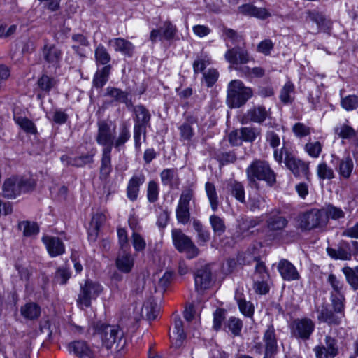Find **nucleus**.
I'll return each mask as SVG.
<instances>
[{
  "label": "nucleus",
  "mask_w": 358,
  "mask_h": 358,
  "mask_svg": "<svg viewBox=\"0 0 358 358\" xmlns=\"http://www.w3.org/2000/svg\"><path fill=\"white\" fill-rule=\"evenodd\" d=\"M172 345L176 348H179L186 338V334L183 329V322L178 315H175L173 318V328L172 332L169 334Z\"/></svg>",
  "instance_id": "21"
},
{
  "label": "nucleus",
  "mask_w": 358,
  "mask_h": 358,
  "mask_svg": "<svg viewBox=\"0 0 358 358\" xmlns=\"http://www.w3.org/2000/svg\"><path fill=\"white\" fill-rule=\"evenodd\" d=\"M347 283L356 291L358 289V266L355 267L344 266L341 269Z\"/></svg>",
  "instance_id": "34"
},
{
  "label": "nucleus",
  "mask_w": 358,
  "mask_h": 358,
  "mask_svg": "<svg viewBox=\"0 0 358 358\" xmlns=\"http://www.w3.org/2000/svg\"><path fill=\"white\" fill-rule=\"evenodd\" d=\"M327 282L330 284L334 294L343 293L345 289L344 283L334 274L330 273L327 278Z\"/></svg>",
  "instance_id": "55"
},
{
  "label": "nucleus",
  "mask_w": 358,
  "mask_h": 358,
  "mask_svg": "<svg viewBox=\"0 0 358 358\" xmlns=\"http://www.w3.org/2000/svg\"><path fill=\"white\" fill-rule=\"evenodd\" d=\"M13 120L24 132L30 134H36L37 133L35 124L27 117L20 115L17 113V108L13 110Z\"/></svg>",
  "instance_id": "29"
},
{
  "label": "nucleus",
  "mask_w": 358,
  "mask_h": 358,
  "mask_svg": "<svg viewBox=\"0 0 358 358\" xmlns=\"http://www.w3.org/2000/svg\"><path fill=\"white\" fill-rule=\"evenodd\" d=\"M298 228L301 231H310L320 227L327 222L324 212L318 209L301 213L296 218Z\"/></svg>",
  "instance_id": "7"
},
{
  "label": "nucleus",
  "mask_w": 358,
  "mask_h": 358,
  "mask_svg": "<svg viewBox=\"0 0 358 358\" xmlns=\"http://www.w3.org/2000/svg\"><path fill=\"white\" fill-rule=\"evenodd\" d=\"M111 151L110 148H103L102 150L99 175L101 180H106L112 171Z\"/></svg>",
  "instance_id": "28"
},
{
  "label": "nucleus",
  "mask_w": 358,
  "mask_h": 358,
  "mask_svg": "<svg viewBox=\"0 0 358 358\" xmlns=\"http://www.w3.org/2000/svg\"><path fill=\"white\" fill-rule=\"evenodd\" d=\"M110 69V65H106L96 71L93 78V85L95 87L101 88L106 85L108 80Z\"/></svg>",
  "instance_id": "38"
},
{
  "label": "nucleus",
  "mask_w": 358,
  "mask_h": 358,
  "mask_svg": "<svg viewBox=\"0 0 358 358\" xmlns=\"http://www.w3.org/2000/svg\"><path fill=\"white\" fill-rule=\"evenodd\" d=\"M294 88V85L290 80L286 82L282 87L279 97L284 104H288L293 101Z\"/></svg>",
  "instance_id": "43"
},
{
  "label": "nucleus",
  "mask_w": 358,
  "mask_h": 358,
  "mask_svg": "<svg viewBox=\"0 0 358 358\" xmlns=\"http://www.w3.org/2000/svg\"><path fill=\"white\" fill-rule=\"evenodd\" d=\"M315 328V322L310 318H297L290 325L291 336L298 340L310 339Z\"/></svg>",
  "instance_id": "10"
},
{
  "label": "nucleus",
  "mask_w": 358,
  "mask_h": 358,
  "mask_svg": "<svg viewBox=\"0 0 358 358\" xmlns=\"http://www.w3.org/2000/svg\"><path fill=\"white\" fill-rule=\"evenodd\" d=\"M21 315L26 320H37L41 313L40 306L35 302H27L20 308Z\"/></svg>",
  "instance_id": "31"
},
{
  "label": "nucleus",
  "mask_w": 358,
  "mask_h": 358,
  "mask_svg": "<svg viewBox=\"0 0 358 358\" xmlns=\"http://www.w3.org/2000/svg\"><path fill=\"white\" fill-rule=\"evenodd\" d=\"M196 289L203 291L208 289L212 282V273L208 266L199 269L194 277Z\"/></svg>",
  "instance_id": "22"
},
{
  "label": "nucleus",
  "mask_w": 358,
  "mask_h": 358,
  "mask_svg": "<svg viewBox=\"0 0 358 358\" xmlns=\"http://www.w3.org/2000/svg\"><path fill=\"white\" fill-rule=\"evenodd\" d=\"M133 113L134 144L136 148H139L141 145V136H143V141H145L147 128L150 126L151 114L141 104L133 107Z\"/></svg>",
  "instance_id": "4"
},
{
  "label": "nucleus",
  "mask_w": 358,
  "mask_h": 358,
  "mask_svg": "<svg viewBox=\"0 0 358 358\" xmlns=\"http://www.w3.org/2000/svg\"><path fill=\"white\" fill-rule=\"evenodd\" d=\"M20 229L22 230L25 236H31L38 233L39 228L36 223L23 221L19 223Z\"/></svg>",
  "instance_id": "52"
},
{
  "label": "nucleus",
  "mask_w": 358,
  "mask_h": 358,
  "mask_svg": "<svg viewBox=\"0 0 358 358\" xmlns=\"http://www.w3.org/2000/svg\"><path fill=\"white\" fill-rule=\"evenodd\" d=\"M260 134V129L257 127H245L241 128V135L243 141L253 142Z\"/></svg>",
  "instance_id": "47"
},
{
  "label": "nucleus",
  "mask_w": 358,
  "mask_h": 358,
  "mask_svg": "<svg viewBox=\"0 0 358 358\" xmlns=\"http://www.w3.org/2000/svg\"><path fill=\"white\" fill-rule=\"evenodd\" d=\"M41 241L51 257L62 255L65 252L64 244L59 237L45 235Z\"/></svg>",
  "instance_id": "17"
},
{
  "label": "nucleus",
  "mask_w": 358,
  "mask_h": 358,
  "mask_svg": "<svg viewBox=\"0 0 358 358\" xmlns=\"http://www.w3.org/2000/svg\"><path fill=\"white\" fill-rule=\"evenodd\" d=\"M134 265V258L129 252H120L115 260L117 268L124 273H129L131 271Z\"/></svg>",
  "instance_id": "27"
},
{
  "label": "nucleus",
  "mask_w": 358,
  "mask_h": 358,
  "mask_svg": "<svg viewBox=\"0 0 358 358\" xmlns=\"http://www.w3.org/2000/svg\"><path fill=\"white\" fill-rule=\"evenodd\" d=\"M205 191L212 210L213 212L217 211L219 206V200L215 185L210 182H206Z\"/></svg>",
  "instance_id": "37"
},
{
  "label": "nucleus",
  "mask_w": 358,
  "mask_h": 358,
  "mask_svg": "<svg viewBox=\"0 0 358 358\" xmlns=\"http://www.w3.org/2000/svg\"><path fill=\"white\" fill-rule=\"evenodd\" d=\"M330 299L333 310L345 317V297L344 293L334 294L331 292Z\"/></svg>",
  "instance_id": "40"
},
{
  "label": "nucleus",
  "mask_w": 358,
  "mask_h": 358,
  "mask_svg": "<svg viewBox=\"0 0 358 358\" xmlns=\"http://www.w3.org/2000/svg\"><path fill=\"white\" fill-rule=\"evenodd\" d=\"M306 21H311L317 24L318 31H326L329 28V23L324 15L316 10H308L306 12Z\"/></svg>",
  "instance_id": "30"
},
{
  "label": "nucleus",
  "mask_w": 358,
  "mask_h": 358,
  "mask_svg": "<svg viewBox=\"0 0 358 358\" xmlns=\"http://www.w3.org/2000/svg\"><path fill=\"white\" fill-rule=\"evenodd\" d=\"M238 229L245 233L250 229L259 225L261 222L259 217H241L237 220Z\"/></svg>",
  "instance_id": "41"
},
{
  "label": "nucleus",
  "mask_w": 358,
  "mask_h": 358,
  "mask_svg": "<svg viewBox=\"0 0 358 358\" xmlns=\"http://www.w3.org/2000/svg\"><path fill=\"white\" fill-rule=\"evenodd\" d=\"M246 206L253 213L259 212L266 208V201L262 196L254 195L249 197Z\"/></svg>",
  "instance_id": "42"
},
{
  "label": "nucleus",
  "mask_w": 358,
  "mask_h": 358,
  "mask_svg": "<svg viewBox=\"0 0 358 358\" xmlns=\"http://www.w3.org/2000/svg\"><path fill=\"white\" fill-rule=\"evenodd\" d=\"M342 107L348 110H353L358 108V96L355 95H348L341 99Z\"/></svg>",
  "instance_id": "59"
},
{
  "label": "nucleus",
  "mask_w": 358,
  "mask_h": 358,
  "mask_svg": "<svg viewBox=\"0 0 358 358\" xmlns=\"http://www.w3.org/2000/svg\"><path fill=\"white\" fill-rule=\"evenodd\" d=\"M130 138L131 133L129 126L126 123H122L119 127L117 136H114L113 146L117 150H120Z\"/></svg>",
  "instance_id": "32"
},
{
  "label": "nucleus",
  "mask_w": 358,
  "mask_h": 358,
  "mask_svg": "<svg viewBox=\"0 0 358 358\" xmlns=\"http://www.w3.org/2000/svg\"><path fill=\"white\" fill-rule=\"evenodd\" d=\"M56 85V80L47 75H43L38 80L40 89L45 92H49Z\"/></svg>",
  "instance_id": "56"
},
{
  "label": "nucleus",
  "mask_w": 358,
  "mask_h": 358,
  "mask_svg": "<svg viewBox=\"0 0 358 358\" xmlns=\"http://www.w3.org/2000/svg\"><path fill=\"white\" fill-rule=\"evenodd\" d=\"M95 151L91 150L85 155L73 157V166L83 167L94 162Z\"/></svg>",
  "instance_id": "50"
},
{
  "label": "nucleus",
  "mask_w": 358,
  "mask_h": 358,
  "mask_svg": "<svg viewBox=\"0 0 358 358\" xmlns=\"http://www.w3.org/2000/svg\"><path fill=\"white\" fill-rule=\"evenodd\" d=\"M68 350L70 353H73L80 358L92 357L93 350L83 341H76L68 344Z\"/></svg>",
  "instance_id": "23"
},
{
  "label": "nucleus",
  "mask_w": 358,
  "mask_h": 358,
  "mask_svg": "<svg viewBox=\"0 0 358 358\" xmlns=\"http://www.w3.org/2000/svg\"><path fill=\"white\" fill-rule=\"evenodd\" d=\"M278 270L284 280L294 281L300 278L296 268L287 259L280 260L278 264Z\"/></svg>",
  "instance_id": "20"
},
{
  "label": "nucleus",
  "mask_w": 358,
  "mask_h": 358,
  "mask_svg": "<svg viewBox=\"0 0 358 358\" xmlns=\"http://www.w3.org/2000/svg\"><path fill=\"white\" fill-rule=\"evenodd\" d=\"M108 44L111 45L115 52H120L127 57H131L134 50V45L129 41L122 38L110 39Z\"/></svg>",
  "instance_id": "26"
},
{
  "label": "nucleus",
  "mask_w": 358,
  "mask_h": 358,
  "mask_svg": "<svg viewBox=\"0 0 358 358\" xmlns=\"http://www.w3.org/2000/svg\"><path fill=\"white\" fill-rule=\"evenodd\" d=\"M245 171L248 180L251 184H256L258 180H264L271 186L275 183V174L266 161L254 160Z\"/></svg>",
  "instance_id": "5"
},
{
  "label": "nucleus",
  "mask_w": 358,
  "mask_h": 358,
  "mask_svg": "<svg viewBox=\"0 0 358 358\" xmlns=\"http://www.w3.org/2000/svg\"><path fill=\"white\" fill-rule=\"evenodd\" d=\"M324 216L326 218L328 217L333 220H338L344 217L345 213L340 208L329 205L326 208Z\"/></svg>",
  "instance_id": "64"
},
{
  "label": "nucleus",
  "mask_w": 358,
  "mask_h": 358,
  "mask_svg": "<svg viewBox=\"0 0 358 358\" xmlns=\"http://www.w3.org/2000/svg\"><path fill=\"white\" fill-rule=\"evenodd\" d=\"M273 157L279 164L284 162L287 168L296 177H308L309 174L308 163L296 158L285 145L280 150L273 151Z\"/></svg>",
  "instance_id": "2"
},
{
  "label": "nucleus",
  "mask_w": 358,
  "mask_h": 358,
  "mask_svg": "<svg viewBox=\"0 0 358 358\" xmlns=\"http://www.w3.org/2000/svg\"><path fill=\"white\" fill-rule=\"evenodd\" d=\"M211 64L210 57L205 52H201L199 55L196 56L194 62H193V70L195 74L203 72L207 66Z\"/></svg>",
  "instance_id": "39"
},
{
  "label": "nucleus",
  "mask_w": 358,
  "mask_h": 358,
  "mask_svg": "<svg viewBox=\"0 0 358 358\" xmlns=\"http://www.w3.org/2000/svg\"><path fill=\"white\" fill-rule=\"evenodd\" d=\"M270 115L268 110L263 106H257L248 109L242 118V124L253 122L258 124L264 122Z\"/></svg>",
  "instance_id": "16"
},
{
  "label": "nucleus",
  "mask_w": 358,
  "mask_h": 358,
  "mask_svg": "<svg viewBox=\"0 0 358 358\" xmlns=\"http://www.w3.org/2000/svg\"><path fill=\"white\" fill-rule=\"evenodd\" d=\"M171 236L175 248L180 252H185L188 259H193L199 255V250L192 239L179 229H173Z\"/></svg>",
  "instance_id": "8"
},
{
  "label": "nucleus",
  "mask_w": 358,
  "mask_h": 358,
  "mask_svg": "<svg viewBox=\"0 0 358 358\" xmlns=\"http://www.w3.org/2000/svg\"><path fill=\"white\" fill-rule=\"evenodd\" d=\"M21 193L29 192L34 189L36 185L35 179L31 177H17Z\"/></svg>",
  "instance_id": "51"
},
{
  "label": "nucleus",
  "mask_w": 358,
  "mask_h": 358,
  "mask_svg": "<svg viewBox=\"0 0 358 358\" xmlns=\"http://www.w3.org/2000/svg\"><path fill=\"white\" fill-rule=\"evenodd\" d=\"M103 286L92 280H86L84 285H80L78 296L77 303L80 308L91 306L92 300L96 299L103 292Z\"/></svg>",
  "instance_id": "9"
},
{
  "label": "nucleus",
  "mask_w": 358,
  "mask_h": 358,
  "mask_svg": "<svg viewBox=\"0 0 358 358\" xmlns=\"http://www.w3.org/2000/svg\"><path fill=\"white\" fill-rule=\"evenodd\" d=\"M159 193V187L158 184L154 181L150 180L148 183L147 187V199L150 203H155L158 200Z\"/></svg>",
  "instance_id": "53"
},
{
  "label": "nucleus",
  "mask_w": 358,
  "mask_h": 358,
  "mask_svg": "<svg viewBox=\"0 0 358 358\" xmlns=\"http://www.w3.org/2000/svg\"><path fill=\"white\" fill-rule=\"evenodd\" d=\"M142 310L145 313L148 320H154L158 316L159 308L156 302L153 299H150L143 304Z\"/></svg>",
  "instance_id": "44"
},
{
  "label": "nucleus",
  "mask_w": 358,
  "mask_h": 358,
  "mask_svg": "<svg viewBox=\"0 0 358 358\" xmlns=\"http://www.w3.org/2000/svg\"><path fill=\"white\" fill-rule=\"evenodd\" d=\"M87 332L90 334H100L103 343L100 352L103 357L110 358L111 355L122 350L127 343L124 331L117 326L92 324Z\"/></svg>",
  "instance_id": "1"
},
{
  "label": "nucleus",
  "mask_w": 358,
  "mask_h": 358,
  "mask_svg": "<svg viewBox=\"0 0 358 358\" xmlns=\"http://www.w3.org/2000/svg\"><path fill=\"white\" fill-rule=\"evenodd\" d=\"M178 129L182 141H190L194 134V129L189 122H184L178 127Z\"/></svg>",
  "instance_id": "58"
},
{
  "label": "nucleus",
  "mask_w": 358,
  "mask_h": 358,
  "mask_svg": "<svg viewBox=\"0 0 358 358\" xmlns=\"http://www.w3.org/2000/svg\"><path fill=\"white\" fill-rule=\"evenodd\" d=\"M264 344V358H273L278 351L277 336L273 325L268 326L263 335Z\"/></svg>",
  "instance_id": "15"
},
{
  "label": "nucleus",
  "mask_w": 358,
  "mask_h": 358,
  "mask_svg": "<svg viewBox=\"0 0 358 358\" xmlns=\"http://www.w3.org/2000/svg\"><path fill=\"white\" fill-rule=\"evenodd\" d=\"M241 76L250 77V78H261L264 76V69L262 67L250 68L247 66H243L240 69Z\"/></svg>",
  "instance_id": "54"
},
{
  "label": "nucleus",
  "mask_w": 358,
  "mask_h": 358,
  "mask_svg": "<svg viewBox=\"0 0 358 358\" xmlns=\"http://www.w3.org/2000/svg\"><path fill=\"white\" fill-rule=\"evenodd\" d=\"M212 229L215 235L222 236L226 231V225L224 220L216 215H213L209 218Z\"/></svg>",
  "instance_id": "45"
},
{
  "label": "nucleus",
  "mask_w": 358,
  "mask_h": 358,
  "mask_svg": "<svg viewBox=\"0 0 358 358\" xmlns=\"http://www.w3.org/2000/svg\"><path fill=\"white\" fill-rule=\"evenodd\" d=\"M253 96V90L240 80H233L228 83L227 103L231 108H238L246 103Z\"/></svg>",
  "instance_id": "3"
},
{
  "label": "nucleus",
  "mask_w": 358,
  "mask_h": 358,
  "mask_svg": "<svg viewBox=\"0 0 358 358\" xmlns=\"http://www.w3.org/2000/svg\"><path fill=\"white\" fill-rule=\"evenodd\" d=\"M224 58L230 64V69H234L239 72L240 69L243 67L241 65L253 60L248 51L240 46H235L228 49L224 54Z\"/></svg>",
  "instance_id": "11"
},
{
  "label": "nucleus",
  "mask_w": 358,
  "mask_h": 358,
  "mask_svg": "<svg viewBox=\"0 0 358 358\" xmlns=\"http://www.w3.org/2000/svg\"><path fill=\"white\" fill-rule=\"evenodd\" d=\"M105 96L110 98L109 101H105L104 106L117 105L123 103L127 108L133 107L130 93L115 87H108L106 90Z\"/></svg>",
  "instance_id": "13"
},
{
  "label": "nucleus",
  "mask_w": 358,
  "mask_h": 358,
  "mask_svg": "<svg viewBox=\"0 0 358 358\" xmlns=\"http://www.w3.org/2000/svg\"><path fill=\"white\" fill-rule=\"evenodd\" d=\"M206 85L211 87L214 85L219 77L218 71L215 69H209L206 72L203 73Z\"/></svg>",
  "instance_id": "62"
},
{
  "label": "nucleus",
  "mask_w": 358,
  "mask_h": 358,
  "mask_svg": "<svg viewBox=\"0 0 358 358\" xmlns=\"http://www.w3.org/2000/svg\"><path fill=\"white\" fill-rule=\"evenodd\" d=\"M194 197V192L190 188L183 189L179 198L177 207L189 208L190 201Z\"/></svg>",
  "instance_id": "49"
},
{
  "label": "nucleus",
  "mask_w": 358,
  "mask_h": 358,
  "mask_svg": "<svg viewBox=\"0 0 358 358\" xmlns=\"http://www.w3.org/2000/svg\"><path fill=\"white\" fill-rule=\"evenodd\" d=\"M317 319L329 325H339L342 320L345 317L343 315L331 310L327 307H322L320 310H318Z\"/></svg>",
  "instance_id": "25"
},
{
  "label": "nucleus",
  "mask_w": 358,
  "mask_h": 358,
  "mask_svg": "<svg viewBox=\"0 0 358 358\" xmlns=\"http://www.w3.org/2000/svg\"><path fill=\"white\" fill-rule=\"evenodd\" d=\"M288 224L287 218L282 215V211L280 209H273L266 215V228L268 236L272 239L279 238Z\"/></svg>",
  "instance_id": "6"
},
{
  "label": "nucleus",
  "mask_w": 358,
  "mask_h": 358,
  "mask_svg": "<svg viewBox=\"0 0 358 358\" xmlns=\"http://www.w3.org/2000/svg\"><path fill=\"white\" fill-rule=\"evenodd\" d=\"M177 33V29L170 22H165L162 28V36L164 39L170 41L175 38Z\"/></svg>",
  "instance_id": "61"
},
{
  "label": "nucleus",
  "mask_w": 358,
  "mask_h": 358,
  "mask_svg": "<svg viewBox=\"0 0 358 358\" xmlns=\"http://www.w3.org/2000/svg\"><path fill=\"white\" fill-rule=\"evenodd\" d=\"M324 344L321 343L314 347L313 352L316 358H334L339 353L337 340L330 336L326 335Z\"/></svg>",
  "instance_id": "12"
},
{
  "label": "nucleus",
  "mask_w": 358,
  "mask_h": 358,
  "mask_svg": "<svg viewBox=\"0 0 358 358\" xmlns=\"http://www.w3.org/2000/svg\"><path fill=\"white\" fill-rule=\"evenodd\" d=\"M227 327L234 336H239L243 327L242 321L236 317H231L227 322Z\"/></svg>",
  "instance_id": "63"
},
{
  "label": "nucleus",
  "mask_w": 358,
  "mask_h": 358,
  "mask_svg": "<svg viewBox=\"0 0 358 358\" xmlns=\"http://www.w3.org/2000/svg\"><path fill=\"white\" fill-rule=\"evenodd\" d=\"M97 126L98 131L96 138L97 143L104 148H110L112 150L115 128H112L106 120L99 121Z\"/></svg>",
  "instance_id": "14"
},
{
  "label": "nucleus",
  "mask_w": 358,
  "mask_h": 358,
  "mask_svg": "<svg viewBox=\"0 0 358 358\" xmlns=\"http://www.w3.org/2000/svg\"><path fill=\"white\" fill-rule=\"evenodd\" d=\"M317 173L321 179H332L334 177V171L326 163H320L317 168Z\"/></svg>",
  "instance_id": "60"
},
{
  "label": "nucleus",
  "mask_w": 358,
  "mask_h": 358,
  "mask_svg": "<svg viewBox=\"0 0 358 358\" xmlns=\"http://www.w3.org/2000/svg\"><path fill=\"white\" fill-rule=\"evenodd\" d=\"M94 56L96 62L100 64L106 65L110 61V55L106 48L99 44L95 49Z\"/></svg>",
  "instance_id": "48"
},
{
  "label": "nucleus",
  "mask_w": 358,
  "mask_h": 358,
  "mask_svg": "<svg viewBox=\"0 0 358 358\" xmlns=\"http://www.w3.org/2000/svg\"><path fill=\"white\" fill-rule=\"evenodd\" d=\"M227 189L236 200L242 203H245V189L241 182L236 180H231L228 183Z\"/></svg>",
  "instance_id": "36"
},
{
  "label": "nucleus",
  "mask_w": 358,
  "mask_h": 358,
  "mask_svg": "<svg viewBox=\"0 0 358 358\" xmlns=\"http://www.w3.org/2000/svg\"><path fill=\"white\" fill-rule=\"evenodd\" d=\"M145 181V176L143 173H138L132 176L129 179L127 187V196L131 201L137 199L140 187Z\"/></svg>",
  "instance_id": "19"
},
{
  "label": "nucleus",
  "mask_w": 358,
  "mask_h": 358,
  "mask_svg": "<svg viewBox=\"0 0 358 358\" xmlns=\"http://www.w3.org/2000/svg\"><path fill=\"white\" fill-rule=\"evenodd\" d=\"M160 179L164 186L173 188L175 184H178V175L176 169H165L160 173Z\"/></svg>",
  "instance_id": "35"
},
{
  "label": "nucleus",
  "mask_w": 358,
  "mask_h": 358,
  "mask_svg": "<svg viewBox=\"0 0 358 358\" xmlns=\"http://www.w3.org/2000/svg\"><path fill=\"white\" fill-rule=\"evenodd\" d=\"M322 145L319 141L308 142L305 145L307 153L313 158H317L322 152Z\"/></svg>",
  "instance_id": "57"
},
{
  "label": "nucleus",
  "mask_w": 358,
  "mask_h": 358,
  "mask_svg": "<svg viewBox=\"0 0 358 358\" xmlns=\"http://www.w3.org/2000/svg\"><path fill=\"white\" fill-rule=\"evenodd\" d=\"M44 60L50 66L57 68L59 66L62 55L61 50L55 45L46 43L42 50Z\"/></svg>",
  "instance_id": "18"
},
{
  "label": "nucleus",
  "mask_w": 358,
  "mask_h": 358,
  "mask_svg": "<svg viewBox=\"0 0 358 358\" xmlns=\"http://www.w3.org/2000/svg\"><path fill=\"white\" fill-rule=\"evenodd\" d=\"M354 164L352 159L348 156L341 159L339 163L338 172L341 176L348 178L353 170Z\"/></svg>",
  "instance_id": "46"
},
{
  "label": "nucleus",
  "mask_w": 358,
  "mask_h": 358,
  "mask_svg": "<svg viewBox=\"0 0 358 358\" xmlns=\"http://www.w3.org/2000/svg\"><path fill=\"white\" fill-rule=\"evenodd\" d=\"M327 252L328 255L334 259L350 260L352 257V254L348 243L339 245L336 248L328 247L327 248Z\"/></svg>",
  "instance_id": "33"
},
{
  "label": "nucleus",
  "mask_w": 358,
  "mask_h": 358,
  "mask_svg": "<svg viewBox=\"0 0 358 358\" xmlns=\"http://www.w3.org/2000/svg\"><path fill=\"white\" fill-rule=\"evenodd\" d=\"M17 176H13L5 180L2 195L6 199H13L21 194Z\"/></svg>",
  "instance_id": "24"
}]
</instances>
